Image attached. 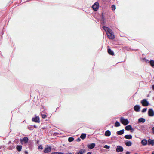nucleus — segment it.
I'll list each match as a JSON object with an SVG mask.
<instances>
[{"instance_id": "obj_43", "label": "nucleus", "mask_w": 154, "mask_h": 154, "mask_svg": "<svg viewBox=\"0 0 154 154\" xmlns=\"http://www.w3.org/2000/svg\"><path fill=\"white\" fill-rule=\"evenodd\" d=\"M151 154H154V151L152 152Z\"/></svg>"}, {"instance_id": "obj_36", "label": "nucleus", "mask_w": 154, "mask_h": 154, "mask_svg": "<svg viewBox=\"0 0 154 154\" xmlns=\"http://www.w3.org/2000/svg\"><path fill=\"white\" fill-rule=\"evenodd\" d=\"M152 130L153 133L154 134V127L152 128Z\"/></svg>"}, {"instance_id": "obj_44", "label": "nucleus", "mask_w": 154, "mask_h": 154, "mask_svg": "<svg viewBox=\"0 0 154 154\" xmlns=\"http://www.w3.org/2000/svg\"><path fill=\"white\" fill-rule=\"evenodd\" d=\"M10 143V141L8 142V144H9Z\"/></svg>"}, {"instance_id": "obj_37", "label": "nucleus", "mask_w": 154, "mask_h": 154, "mask_svg": "<svg viewBox=\"0 0 154 154\" xmlns=\"http://www.w3.org/2000/svg\"><path fill=\"white\" fill-rule=\"evenodd\" d=\"M130 152L128 151L125 154H130Z\"/></svg>"}, {"instance_id": "obj_32", "label": "nucleus", "mask_w": 154, "mask_h": 154, "mask_svg": "<svg viewBox=\"0 0 154 154\" xmlns=\"http://www.w3.org/2000/svg\"><path fill=\"white\" fill-rule=\"evenodd\" d=\"M146 110H147L146 108H144L142 110V112H144L146 111Z\"/></svg>"}, {"instance_id": "obj_25", "label": "nucleus", "mask_w": 154, "mask_h": 154, "mask_svg": "<svg viewBox=\"0 0 154 154\" xmlns=\"http://www.w3.org/2000/svg\"><path fill=\"white\" fill-rule=\"evenodd\" d=\"M120 125V123L117 121H116L115 123V126L116 127L119 126Z\"/></svg>"}, {"instance_id": "obj_38", "label": "nucleus", "mask_w": 154, "mask_h": 154, "mask_svg": "<svg viewBox=\"0 0 154 154\" xmlns=\"http://www.w3.org/2000/svg\"><path fill=\"white\" fill-rule=\"evenodd\" d=\"M152 88V90L154 91V84L153 85Z\"/></svg>"}, {"instance_id": "obj_28", "label": "nucleus", "mask_w": 154, "mask_h": 154, "mask_svg": "<svg viewBox=\"0 0 154 154\" xmlns=\"http://www.w3.org/2000/svg\"><path fill=\"white\" fill-rule=\"evenodd\" d=\"M41 116L42 118L45 119L47 117V115L45 114H42Z\"/></svg>"}, {"instance_id": "obj_6", "label": "nucleus", "mask_w": 154, "mask_h": 154, "mask_svg": "<svg viewBox=\"0 0 154 154\" xmlns=\"http://www.w3.org/2000/svg\"><path fill=\"white\" fill-rule=\"evenodd\" d=\"M20 140L21 143L23 142L25 143L26 144L28 142L29 139L27 137H25L22 139H20Z\"/></svg>"}, {"instance_id": "obj_14", "label": "nucleus", "mask_w": 154, "mask_h": 154, "mask_svg": "<svg viewBox=\"0 0 154 154\" xmlns=\"http://www.w3.org/2000/svg\"><path fill=\"white\" fill-rule=\"evenodd\" d=\"M141 143L143 145L145 146L147 145L148 141L146 139H143L141 141Z\"/></svg>"}, {"instance_id": "obj_5", "label": "nucleus", "mask_w": 154, "mask_h": 154, "mask_svg": "<svg viewBox=\"0 0 154 154\" xmlns=\"http://www.w3.org/2000/svg\"><path fill=\"white\" fill-rule=\"evenodd\" d=\"M141 103L144 106H147L149 105L148 102L145 99L141 101Z\"/></svg>"}, {"instance_id": "obj_1", "label": "nucleus", "mask_w": 154, "mask_h": 154, "mask_svg": "<svg viewBox=\"0 0 154 154\" xmlns=\"http://www.w3.org/2000/svg\"><path fill=\"white\" fill-rule=\"evenodd\" d=\"M103 29L106 31L107 35V37L110 39H113L115 38L112 30L106 26H103Z\"/></svg>"}, {"instance_id": "obj_15", "label": "nucleus", "mask_w": 154, "mask_h": 154, "mask_svg": "<svg viewBox=\"0 0 154 154\" xmlns=\"http://www.w3.org/2000/svg\"><path fill=\"white\" fill-rule=\"evenodd\" d=\"M111 135V132L109 130L106 131L105 133V135L106 136H109Z\"/></svg>"}, {"instance_id": "obj_22", "label": "nucleus", "mask_w": 154, "mask_h": 154, "mask_svg": "<svg viewBox=\"0 0 154 154\" xmlns=\"http://www.w3.org/2000/svg\"><path fill=\"white\" fill-rule=\"evenodd\" d=\"M86 134L84 133L82 134L80 136V137L82 139H84L86 138Z\"/></svg>"}, {"instance_id": "obj_39", "label": "nucleus", "mask_w": 154, "mask_h": 154, "mask_svg": "<svg viewBox=\"0 0 154 154\" xmlns=\"http://www.w3.org/2000/svg\"><path fill=\"white\" fill-rule=\"evenodd\" d=\"M56 153H57V152H52L51 153V154H55Z\"/></svg>"}, {"instance_id": "obj_3", "label": "nucleus", "mask_w": 154, "mask_h": 154, "mask_svg": "<svg viewBox=\"0 0 154 154\" xmlns=\"http://www.w3.org/2000/svg\"><path fill=\"white\" fill-rule=\"evenodd\" d=\"M99 4L98 2H95L92 6V8L94 11H97L99 8Z\"/></svg>"}, {"instance_id": "obj_30", "label": "nucleus", "mask_w": 154, "mask_h": 154, "mask_svg": "<svg viewBox=\"0 0 154 154\" xmlns=\"http://www.w3.org/2000/svg\"><path fill=\"white\" fill-rule=\"evenodd\" d=\"M38 149H43L42 146V145H40L38 146Z\"/></svg>"}, {"instance_id": "obj_27", "label": "nucleus", "mask_w": 154, "mask_h": 154, "mask_svg": "<svg viewBox=\"0 0 154 154\" xmlns=\"http://www.w3.org/2000/svg\"><path fill=\"white\" fill-rule=\"evenodd\" d=\"M74 140V139L73 137H70L68 138V140L69 142H71L72 141Z\"/></svg>"}, {"instance_id": "obj_8", "label": "nucleus", "mask_w": 154, "mask_h": 154, "mask_svg": "<svg viewBox=\"0 0 154 154\" xmlns=\"http://www.w3.org/2000/svg\"><path fill=\"white\" fill-rule=\"evenodd\" d=\"M148 114L149 116H152L154 115V112L152 109H149L148 111Z\"/></svg>"}, {"instance_id": "obj_12", "label": "nucleus", "mask_w": 154, "mask_h": 154, "mask_svg": "<svg viewBox=\"0 0 154 154\" xmlns=\"http://www.w3.org/2000/svg\"><path fill=\"white\" fill-rule=\"evenodd\" d=\"M95 146V144L94 143H92L88 145L87 146L89 149H92Z\"/></svg>"}, {"instance_id": "obj_29", "label": "nucleus", "mask_w": 154, "mask_h": 154, "mask_svg": "<svg viewBox=\"0 0 154 154\" xmlns=\"http://www.w3.org/2000/svg\"><path fill=\"white\" fill-rule=\"evenodd\" d=\"M28 129L30 130H32L33 129V128L32 126H29L28 127Z\"/></svg>"}, {"instance_id": "obj_26", "label": "nucleus", "mask_w": 154, "mask_h": 154, "mask_svg": "<svg viewBox=\"0 0 154 154\" xmlns=\"http://www.w3.org/2000/svg\"><path fill=\"white\" fill-rule=\"evenodd\" d=\"M5 148H4V146H0V151L2 152L3 151H4L5 150Z\"/></svg>"}, {"instance_id": "obj_20", "label": "nucleus", "mask_w": 154, "mask_h": 154, "mask_svg": "<svg viewBox=\"0 0 154 154\" xmlns=\"http://www.w3.org/2000/svg\"><path fill=\"white\" fill-rule=\"evenodd\" d=\"M145 121V119L143 118H140L138 119V122H139L144 123Z\"/></svg>"}, {"instance_id": "obj_7", "label": "nucleus", "mask_w": 154, "mask_h": 154, "mask_svg": "<svg viewBox=\"0 0 154 154\" xmlns=\"http://www.w3.org/2000/svg\"><path fill=\"white\" fill-rule=\"evenodd\" d=\"M125 130L127 131H129L130 130H131V132H132L134 130L131 126L130 125L126 126L125 128Z\"/></svg>"}, {"instance_id": "obj_31", "label": "nucleus", "mask_w": 154, "mask_h": 154, "mask_svg": "<svg viewBox=\"0 0 154 154\" xmlns=\"http://www.w3.org/2000/svg\"><path fill=\"white\" fill-rule=\"evenodd\" d=\"M104 148L107 149H109L110 148V146H108L107 145H105L104 146Z\"/></svg>"}, {"instance_id": "obj_35", "label": "nucleus", "mask_w": 154, "mask_h": 154, "mask_svg": "<svg viewBox=\"0 0 154 154\" xmlns=\"http://www.w3.org/2000/svg\"><path fill=\"white\" fill-rule=\"evenodd\" d=\"M144 60H145V62H146V63H148L149 62V60L147 59H146V58H144Z\"/></svg>"}, {"instance_id": "obj_9", "label": "nucleus", "mask_w": 154, "mask_h": 154, "mask_svg": "<svg viewBox=\"0 0 154 154\" xmlns=\"http://www.w3.org/2000/svg\"><path fill=\"white\" fill-rule=\"evenodd\" d=\"M32 120L35 122L39 123L40 122L39 118V117L36 116L35 118H33L32 119Z\"/></svg>"}, {"instance_id": "obj_11", "label": "nucleus", "mask_w": 154, "mask_h": 154, "mask_svg": "<svg viewBox=\"0 0 154 154\" xmlns=\"http://www.w3.org/2000/svg\"><path fill=\"white\" fill-rule=\"evenodd\" d=\"M140 107L138 105H136L134 107V110L136 112H139L140 111Z\"/></svg>"}, {"instance_id": "obj_19", "label": "nucleus", "mask_w": 154, "mask_h": 154, "mask_svg": "<svg viewBox=\"0 0 154 154\" xmlns=\"http://www.w3.org/2000/svg\"><path fill=\"white\" fill-rule=\"evenodd\" d=\"M85 150L84 149H82L80 150V151L79 153H78L77 154H83L85 153Z\"/></svg>"}, {"instance_id": "obj_46", "label": "nucleus", "mask_w": 154, "mask_h": 154, "mask_svg": "<svg viewBox=\"0 0 154 154\" xmlns=\"http://www.w3.org/2000/svg\"><path fill=\"white\" fill-rule=\"evenodd\" d=\"M135 154H137V153H135Z\"/></svg>"}, {"instance_id": "obj_24", "label": "nucleus", "mask_w": 154, "mask_h": 154, "mask_svg": "<svg viewBox=\"0 0 154 154\" xmlns=\"http://www.w3.org/2000/svg\"><path fill=\"white\" fill-rule=\"evenodd\" d=\"M149 63L151 66L153 67H154V60H150L149 61Z\"/></svg>"}, {"instance_id": "obj_33", "label": "nucleus", "mask_w": 154, "mask_h": 154, "mask_svg": "<svg viewBox=\"0 0 154 154\" xmlns=\"http://www.w3.org/2000/svg\"><path fill=\"white\" fill-rule=\"evenodd\" d=\"M116 8V6L115 5H113L112 6V10H115Z\"/></svg>"}, {"instance_id": "obj_40", "label": "nucleus", "mask_w": 154, "mask_h": 154, "mask_svg": "<svg viewBox=\"0 0 154 154\" xmlns=\"http://www.w3.org/2000/svg\"><path fill=\"white\" fill-rule=\"evenodd\" d=\"M58 154H63L61 152H59V153H58Z\"/></svg>"}, {"instance_id": "obj_34", "label": "nucleus", "mask_w": 154, "mask_h": 154, "mask_svg": "<svg viewBox=\"0 0 154 154\" xmlns=\"http://www.w3.org/2000/svg\"><path fill=\"white\" fill-rule=\"evenodd\" d=\"M76 141L77 142H80L81 141V139L79 137L77 139Z\"/></svg>"}, {"instance_id": "obj_41", "label": "nucleus", "mask_w": 154, "mask_h": 154, "mask_svg": "<svg viewBox=\"0 0 154 154\" xmlns=\"http://www.w3.org/2000/svg\"><path fill=\"white\" fill-rule=\"evenodd\" d=\"M34 127L35 128H36L37 127L36 126V125H34Z\"/></svg>"}, {"instance_id": "obj_16", "label": "nucleus", "mask_w": 154, "mask_h": 154, "mask_svg": "<svg viewBox=\"0 0 154 154\" xmlns=\"http://www.w3.org/2000/svg\"><path fill=\"white\" fill-rule=\"evenodd\" d=\"M108 53L112 55H113L114 54V53L113 51H112L109 48L107 50Z\"/></svg>"}, {"instance_id": "obj_18", "label": "nucleus", "mask_w": 154, "mask_h": 154, "mask_svg": "<svg viewBox=\"0 0 154 154\" xmlns=\"http://www.w3.org/2000/svg\"><path fill=\"white\" fill-rule=\"evenodd\" d=\"M124 130L122 129L121 130H120L117 131L116 133L118 135H122L124 133Z\"/></svg>"}, {"instance_id": "obj_23", "label": "nucleus", "mask_w": 154, "mask_h": 154, "mask_svg": "<svg viewBox=\"0 0 154 154\" xmlns=\"http://www.w3.org/2000/svg\"><path fill=\"white\" fill-rule=\"evenodd\" d=\"M22 146L21 145H17L16 149L19 151H20L22 149Z\"/></svg>"}, {"instance_id": "obj_2", "label": "nucleus", "mask_w": 154, "mask_h": 154, "mask_svg": "<svg viewBox=\"0 0 154 154\" xmlns=\"http://www.w3.org/2000/svg\"><path fill=\"white\" fill-rule=\"evenodd\" d=\"M120 121L121 123L125 125H128L129 123L128 119H125L122 117L120 118Z\"/></svg>"}, {"instance_id": "obj_4", "label": "nucleus", "mask_w": 154, "mask_h": 154, "mask_svg": "<svg viewBox=\"0 0 154 154\" xmlns=\"http://www.w3.org/2000/svg\"><path fill=\"white\" fill-rule=\"evenodd\" d=\"M51 150V147L50 146H48L45 148L44 152L45 153H48Z\"/></svg>"}, {"instance_id": "obj_21", "label": "nucleus", "mask_w": 154, "mask_h": 154, "mask_svg": "<svg viewBox=\"0 0 154 154\" xmlns=\"http://www.w3.org/2000/svg\"><path fill=\"white\" fill-rule=\"evenodd\" d=\"M125 144L127 146H130L132 145V143L130 141H128L125 142Z\"/></svg>"}, {"instance_id": "obj_17", "label": "nucleus", "mask_w": 154, "mask_h": 154, "mask_svg": "<svg viewBox=\"0 0 154 154\" xmlns=\"http://www.w3.org/2000/svg\"><path fill=\"white\" fill-rule=\"evenodd\" d=\"M124 137L126 139H130L132 138V136L131 135H126Z\"/></svg>"}, {"instance_id": "obj_13", "label": "nucleus", "mask_w": 154, "mask_h": 154, "mask_svg": "<svg viewBox=\"0 0 154 154\" xmlns=\"http://www.w3.org/2000/svg\"><path fill=\"white\" fill-rule=\"evenodd\" d=\"M123 148L122 146H118L117 147V148L116 149V150L117 152H122L123 151Z\"/></svg>"}, {"instance_id": "obj_42", "label": "nucleus", "mask_w": 154, "mask_h": 154, "mask_svg": "<svg viewBox=\"0 0 154 154\" xmlns=\"http://www.w3.org/2000/svg\"><path fill=\"white\" fill-rule=\"evenodd\" d=\"M87 154H91V152H88V153H87Z\"/></svg>"}, {"instance_id": "obj_45", "label": "nucleus", "mask_w": 154, "mask_h": 154, "mask_svg": "<svg viewBox=\"0 0 154 154\" xmlns=\"http://www.w3.org/2000/svg\"><path fill=\"white\" fill-rule=\"evenodd\" d=\"M69 154H71V153H69Z\"/></svg>"}, {"instance_id": "obj_10", "label": "nucleus", "mask_w": 154, "mask_h": 154, "mask_svg": "<svg viewBox=\"0 0 154 154\" xmlns=\"http://www.w3.org/2000/svg\"><path fill=\"white\" fill-rule=\"evenodd\" d=\"M148 145H152L153 146L154 145V140H152L151 139H149L148 140Z\"/></svg>"}]
</instances>
